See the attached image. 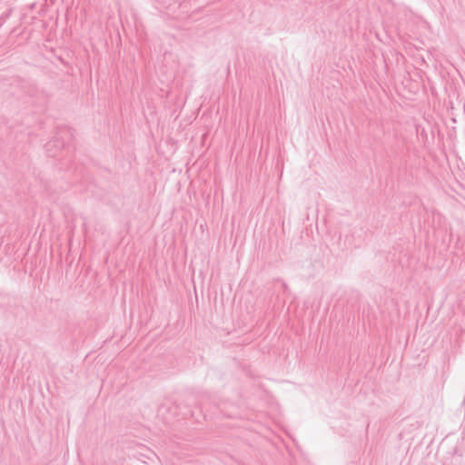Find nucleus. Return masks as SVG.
<instances>
[{"mask_svg": "<svg viewBox=\"0 0 465 465\" xmlns=\"http://www.w3.org/2000/svg\"><path fill=\"white\" fill-rule=\"evenodd\" d=\"M61 134H62V132L60 134H58L59 136L55 137L54 139H53L52 141L48 142L45 144L46 152H47L48 155L51 157L56 156V153L52 152L53 148H54V147L55 148H64V142L60 141V138H62Z\"/></svg>", "mask_w": 465, "mask_h": 465, "instance_id": "obj_1", "label": "nucleus"}]
</instances>
